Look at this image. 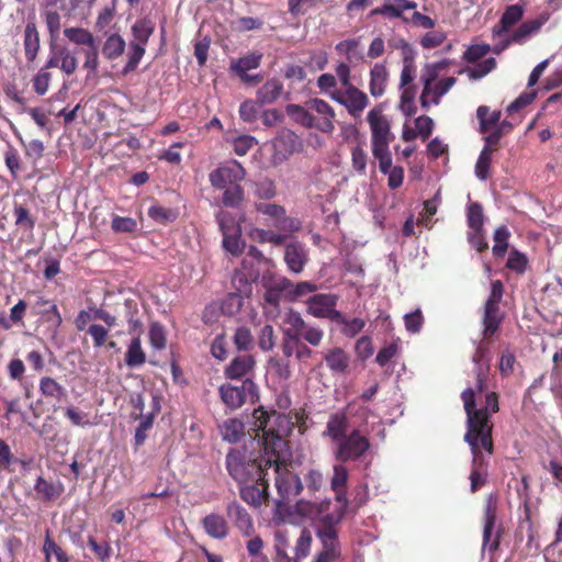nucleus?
<instances>
[{
  "label": "nucleus",
  "instance_id": "obj_55",
  "mask_svg": "<svg viewBox=\"0 0 562 562\" xmlns=\"http://www.w3.org/2000/svg\"><path fill=\"white\" fill-rule=\"evenodd\" d=\"M467 220L470 229L483 228L484 215L480 203L474 202L468 206Z\"/></svg>",
  "mask_w": 562,
  "mask_h": 562
},
{
  "label": "nucleus",
  "instance_id": "obj_5",
  "mask_svg": "<svg viewBox=\"0 0 562 562\" xmlns=\"http://www.w3.org/2000/svg\"><path fill=\"white\" fill-rule=\"evenodd\" d=\"M367 121L371 133V150L390 148L395 136L391 131L389 119L381 108H373L368 112Z\"/></svg>",
  "mask_w": 562,
  "mask_h": 562
},
{
  "label": "nucleus",
  "instance_id": "obj_62",
  "mask_svg": "<svg viewBox=\"0 0 562 562\" xmlns=\"http://www.w3.org/2000/svg\"><path fill=\"white\" fill-rule=\"evenodd\" d=\"M148 215L150 218H153L155 222L160 224H166L169 222H172L177 218V212L165 209L160 205H153L148 210Z\"/></svg>",
  "mask_w": 562,
  "mask_h": 562
},
{
  "label": "nucleus",
  "instance_id": "obj_16",
  "mask_svg": "<svg viewBox=\"0 0 562 562\" xmlns=\"http://www.w3.org/2000/svg\"><path fill=\"white\" fill-rule=\"evenodd\" d=\"M256 361L250 355L235 357L225 368V376L231 380L247 379L252 373Z\"/></svg>",
  "mask_w": 562,
  "mask_h": 562
},
{
  "label": "nucleus",
  "instance_id": "obj_28",
  "mask_svg": "<svg viewBox=\"0 0 562 562\" xmlns=\"http://www.w3.org/2000/svg\"><path fill=\"white\" fill-rule=\"evenodd\" d=\"M450 64L451 61L449 59H442L436 63L426 64L424 66L420 75V81L426 88V92H429L430 85L438 79L441 71L447 69Z\"/></svg>",
  "mask_w": 562,
  "mask_h": 562
},
{
  "label": "nucleus",
  "instance_id": "obj_46",
  "mask_svg": "<svg viewBox=\"0 0 562 562\" xmlns=\"http://www.w3.org/2000/svg\"><path fill=\"white\" fill-rule=\"evenodd\" d=\"M510 236L506 226H499L494 232L493 254L496 257H503L508 249V238Z\"/></svg>",
  "mask_w": 562,
  "mask_h": 562
},
{
  "label": "nucleus",
  "instance_id": "obj_45",
  "mask_svg": "<svg viewBox=\"0 0 562 562\" xmlns=\"http://www.w3.org/2000/svg\"><path fill=\"white\" fill-rule=\"evenodd\" d=\"M145 52H146L145 47L130 43L128 52H127V63L123 67L122 74L127 75V74L134 71L137 68L139 61L142 60Z\"/></svg>",
  "mask_w": 562,
  "mask_h": 562
},
{
  "label": "nucleus",
  "instance_id": "obj_11",
  "mask_svg": "<svg viewBox=\"0 0 562 562\" xmlns=\"http://www.w3.org/2000/svg\"><path fill=\"white\" fill-rule=\"evenodd\" d=\"M333 101L345 106L353 117H359L369 104L368 95L356 86L345 88L341 93H334Z\"/></svg>",
  "mask_w": 562,
  "mask_h": 562
},
{
  "label": "nucleus",
  "instance_id": "obj_40",
  "mask_svg": "<svg viewBox=\"0 0 562 562\" xmlns=\"http://www.w3.org/2000/svg\"><path fill=\"white\" fill-rule=\"evenodd\" d=\"M40 391L44 396L57 400H60L66 395V389L49 376H44L40 380Z\"/></svg>",
  "mask_w": 562,
  "mask_h": 562
},
{
  "label": "nucleus",
  "instance_id": "obj_12",
  "mask_svg": "<svg viewBox=\"0 0 562 562\" xmlns=\"http://www.w3.org/2000/svg\"><path fill=\"white\" fill-rule=\"evenodd\" d=\"M262 283L266 303L277 307L282 299L288 300V288L290 286V280L288 278L278 274H265L262 277Z\"/></svg>",
  "mask_w": 562,
  "mask_h": 562
},
{
  "label": "nucleus",
  "instance_id": "obj_26",
  "mask_svg": "<svg viewBox=\"0 0 562 562\" xmlns=\"http://www.w3.org/2000/svg\"><path fill=\"white\" fill-rule=\"evenodd\" d=\"M283 91V85L278 79L268 80L262 87L257 90L256 102L260 105L273 103L278 100Z\"/></svg>",
  "mask_w": 562,
  "mask_h": 562
},
{
  "label": "nucleus",
  "instance_id": "obj_54",
  "mask_svg": "<svg viewBox=\"0 0 562 562\" xmlns=\"http://www.w3.org/2000/svg\"><path fill=\"white\" fill-rule=\"evenodd\" d=\"M403 319L405 329L409 334L415 335L420 333L424 324V316L420 308H416L415 311L405 314Z\"/></svg>",
  "mask_w": 562,
  "mask_h": 562
},
{
  "label": "nucleus",
  "instance_id": "obj_43",
  "mask_svg": "<svg viewBox=\"0 0 562 562\" xmlns=\"http://www.w3.org/2000/svg\"><path fill=\"white\" fill-rule=\"evenodd\" d=\"M496 67V60L493 57H488L481 63H476L473 67L464 69L462 72H467L471 79L477 80L485 77Z\"/></svg>",
  "mask_w": 562,
  "mask_h": 562
},
{
  "label": "nucleus",
  "instance_id": "obj_36",
  "mask_svg": "<svg viewBox=\"0 0 562 562\" xmlns=\"http://www.w3.org/2000/svg\"><path fill=\"white\" fill-rule=\"evenodd\" d=\"M145 360L146 355L142 349L140 339L138 337L133 338L125 353V363L130 368H136L142 366Z\"/></svg>",
  "mask_w": 562,
  "mask_h": 562
},
{
  "label": "nucleus",
  "instance_id": "obj_34",
  "mask_svg": "<svg viewBox=\"0 0 562 562\" xmlns=\"http://www.w3.org/2000/svg\"><path fill=\"white\" fill-rule=\"evenodd\" d=\"M283 323L288 326L286 328H284L283 335H290V336H295V337H300L302 331L308 325L303 319L302 315L294 310H289L285 313Z\"/></svg>",
  "mask_w": 562,
  "mask_h": 562
},
{
  "label": "nucleus",
  "instance_id": "obj_17",
  "mask_svg": "<svg viewBox=\"0 0 562 562\" xmlns=\"http://www.w3.org/2000/svg\"><path fill=\"white\" fill-rule=\"evenodd\" d=\"M323 360L333 374H345L349 368L350 358L340 347H334L323 352Z\"/></svg>",
  "mask_w": 562,
  "mask_h": 562
},
{
  "label": "nucleus",
  "instance_id": "obj_23",
  "mask_svg": "<svg viewBox=\"0 0 562 562\" xmlns=\"http://www.w3.org/2000/svg\"><path fill=\"white\" fill-rule=\"evenodd\" d=\"M348 480V470L342 464H335L333 468V476L330 479L331 490L336 493V499L342 506L348 505V499L344 487Z\"/></svg>",
  "mask_w": 562,
  "mask_h": 562
},
{
  "label": "nucleus",
  "instance_id": "obj_52",
  "mask_svg": "<svg viewBox=\"0 0 562 562\" xmlns=\"http://www.w3.org/2000/svg\"><path fill=\"white\" fill-rule=\"evenodd\" d=\"M82 52L85 56L82 68L88 70L89 75L95 76L100 64L98 45L94 44Z\"/></svg>",
  "mask_w": 562,
  "mask_h": 562
},
{
  "label": "nucleus",
  "instance_id": "obj_39",
  "mask_svg": "<svg viewBox=\"0 0 562 562\" xmlns=\"http://www.w3.org/2000/svg\"><path fill=\"white\" fill-rule=\"evenodd\" d=\"M335 323L341 326V334L348 338L356 337L366 326V321L359 317L347 318L341 314V319H335Z\"/></svg>",
  "mask_w": 562,
  "mask_h": 562
},
{
  "label": "nucleus",
  "instance_id": "obj_20",
  "mask_svg": "<svg viewBox=\"0 0 562 562\" xmlns=\"http://www.w3.org/2000/svg\"><path fill=\"white\" fill-rule=\"evenodd\" d=\"M389 81V71L384 64L376 63L370 69V94L380 98L384 94Z\"/></svg>",
  "mask_w": 562,
  "mask_h": 562
},
{
  "label": "nucleus",
  "instance_id": "obj_18",
  "mask_svg": "<svg viewBox=\"0 0 562 562\" xmlns=\"http://www.w3.org/2000/svg\"><path fill=\"white\" fill-rule=\"evenodd\" d=\"M417 3L411 0H385L381 7L371 11L372 15H383L387 19H400L404 11L416 9Z\"/></svg>",
  "mask_w": 562,
  "mask_h": 562
},
{
  "label": "nucleus",
  "instance_id": "obj_29",
  "mask_svg": "<svg viewBox=\"0 0 562 562\" xmlns=\"http://www.w3.org/2000/svg\"><path fill=\"white\" fill-rule=\"evenodd\" d=\"M125 48L124 38L120 34L113 33L106 36L102 46V54L106 59L114 60L123 55Z\"/></svg>",
  "mask_w": 562,
  "mask_h": 562
},
{
  "label": "nucleus",
  "instance_id": "obj_64",
  "mask_svg": "<svg viewBox=\"0 0 562 562\" xmlns=\"http://www.w3.org/2000/svg\"><path fill=\"white\" fill-rule=\"evenodd\" d=\"M256 139L249 135H240L232 140L233 150L237 156H245L255 145Z\"/></svg>",
  "mask_w": 562,
  "mask_h": 562
},
{
  "label": "nucleus",
  "instance_id": "obj_57",
  "mask_svg": "<svg viewBox=\"0 0 562 562\" xmlns=\"http://www.w3.org/2000/svg\"><path fill=\"white\" fill-rule=\"evenodd\" d=\"M314 291H316V285L312 282L302 281L297 284H293L290 281V286L288 288V300L293 302Z\"/></svg>",
  "mask_w": 562,
  "mask_h": 562
},
{
  "label": "nucleus",
  "instance_id": "obj_8",
  "mask_svg": "<svg viewBox=\"0 0 562 562\" xmlns=\"http://www.w3.org/2000/svg\"><path fill=\"white\" fill-rule=\"evenodd\" d=\"M306 105L312 111L314 128L325 134H331L335 131L336 119L334 108L319 98L308 100Z\"/></svg>",
  "mask_w": 562,
  "mask_h": 562
},
{
  "label": "nucleus",
  "instance_id": "obj_44",
  "mask_svg": "<svg viewBox=\"0 0 562 562\" xmlns=\"http://www.w3.org/2000/svg\"><path fill=\"white\" fill-rule=\"evenodd\" d=\"M493 151V148L484 146L480 153V156L475 164V175L480 180H486L488 177V170Z\"/></svg>",
  "mask_w": 562,
  "mask_h": 562
},
{
  "label": "nucleus",
  "instance_id": "obj_3",
  "mask_svg": "<svg viewBox=\"0 0 562 562\" xmlns=\"http://www.w3.org/2000/svg\"><path fill=\"white\" fill-rule=\"evenodd\" d=\"M349 423L345 413L331 414L322 432L323 438H328L334 445L333 454L339 462L358 461L370 449L368 437L360 429L348 432Z\"/></svg>",
  "mask_w": 562,
  "mask_h": 562
},
{
  "label": "nucleus",
  "instance_id": "obj_2",
  "mask_svg": "<svg viewBox=\"0 0 562 562\" xmlns=\"http://www.w3.org/2000/svg\"><path fill=\"white\" fill-rule=\"evenodd\" d=\"M289 425V420L284 415L277 412H267L261 407L252 413V429L257 432V445L262 447V453L257 458L252 454L247 456L246 450L232 449L226 456V468L229 475L238 483H247L258 481L266 472L268 454H266V446L271 453V439L279 431H283Z\"/></svg>",
  "mask_w": 562,
  "mask_h": 562
},
{
  "label": "nucleus",
  "instance_id": "obj_22",
  "mask_svg": "<svg viewBox=\"0 0 562 562\" xmlns=\"http://www.w3.org/2000/svg\"><path fill=\"white\" fill-rule=\"evenodd\" d=\"M227 515L244 535H250L252 531V519L240 504L236 502L228 504Z\"/></svg>",
  "mask_w": 562,
  "mask_h": 562
},
{
  "label": "nucleus",
  "instance_id": "obj_56",
  "mask_svg": "<svg viewBox=\"0 0 562 562\" xmlns=\"http://www.w3.org/2000/svg\"><path fill=\"white\" fill-rule=\"evenodd\" d=\"M254 194L258 199L270 200L276 196L274 182L270 179H262L254 183Z\"/></svg>",
  "mask_w": 562,
  "mask_h": 562
},
{
  "label": "nucleus",
  "instance_id": "obj_13",
  "mask_svg": "<svg viewBox=\"0 0 562 562\" xmlns=\"http://www.w3.org/2000/svg\"><path fill=\"white\" fill-rule=\"evenodd\" d=\"M496 502L491 496L487 499L484 514L483 549L491 551L497 549L499 532L495 530Z\"/></svg>",
  "mask_w": 562,
  "mask_h": 562
},
{
  "label": "nucleus",
  "instance_id": "obj_25",
  "mask_svg": "<svg viewBox=\"0 0 562 562\" xmlns=\"http://www.w3.org/2000/svg\"><path fill=\"white\" fill-rule=\"evenodd\" d=\"M205 532L214 539H224L228 535V525L225 518L218 514H210L202 520Z\"/></svg>",
  "mask_w": 562,
  "mask_h": 562
},
{
  "label": "nucleus",
  "instance_id": "obj_63",
  "mask_svg": "<svg viewBox=\"0 0 562 562\" xmlns=\"http://www.w3.org/2000/svg\"><path fill=\"white\" fill-rule=\"evenodd\" d=\"M506 266L508 269L521 274L527 270L528 259L525 254L518 250H512Z\"/></svg>",
  "mask_w": 562,
  "mask_h": 562
},
{
  "label": "nucleus",
  "instance_id": "obj_19",
  "mask_svg": "<svg viewBox=\"0 0 562 562\" xmlns=\"http://www.w3.org/2000/svg\"><path fill=\"white\" fill-rule=\"evenodd\" d=\"M524 14L522 7L518 4L509 5L505 12L503 13L497 25L493 27L492 36L493 38L503 36L504 33H508L510 27L515 25Z\"/></svg>",
  "mask_w": 562,
  "mask_h": 562
},
{
  "label": "nucleus",
  "instance_id": "obj_38",
  "mask_svg": "<svg viewBox=\"0 0 562 562\" xmlns=\"http://www.w3.org/2000/svg\"><path fill=\"white\" fill-rule=\"evenodd\" d=\"M286 113L297 123L307 128H314L313 126V114L312 111L305 106L299 104H289L286 106Z\"/></svg>",
  "mask_w": 562,
  "mask_h": 562
},
{
  "label": "nucleus",
  "instance_id": "obj_14",
  "mask_svg": "<svg viewBox=\"0 0 562 562\" xmlns=\"http://www.w3.org/2000/svg\"><path fill=\"white\" fill-rule=\"evenodd\" d=\"M454 77H446L439 81H435L430 85L429 92H426V88H423L420 94V104L424 109H429L431 105H437L440 99L456 85Z\"/></svg>",
  "mask_w": 562,
  "mask_h": 562
},
{
  "label": "nucleus",
  "instance_id": "obj_10",
  "mask_svg": "<svg viewBox=\"0 0 562 562\" xmlns=\"http://www.w3.org/2000/svg\"><path fill=\"white\" fill-rule=\"evenodd\" d=\"M503 296V284L499 280L492 282L491 293L484 308V336L493 335L501 322L498 304Z\"/></svg>",
  "mask_w": 562,
  "mask_h": 562
},
{
  "label": "nucleus",
  "instance_id": "obj_53",
  "mask_svg": "<svg viewBox=\"0 0 562 562\" xmlns=\"http://www.w3.org/2000/svg\"><path fill=\"white\" fill-rule=\"evenodd\" d=\"M255 210L274 221H279L285 215L284 207L276 203L257 202L255 203Z\"/></svg>",
  "mask_w": 562,
  "mask_h": 562
},
{
  "label": "nucleus",
  "instance_id": "obj_4",
  "mask_svg": "<svg viewBox=\"0 0 562 562\" xmlns=\"http://www.w3.org/2000/svg\"><path fill=\"white\" fill-rule=\"evenodd\" d=\"M288 426L284 427L283 431H279L277 436H272L271 439V453L268 451L266 446V454H268L266 464V472L260 476V484L267 487L270 479L274 480V484L279 496L282 502H289L294 498L303 488L300 477L292 473L288 465L280 461V453L285 447V442L282 436L286 434Z\"/></svg>",
  "mask_w": 562,
  "mask_h": 562
},
{
  "label": "nucleus",
  "instance_id": "obj_59",
  "mask_svg": "<svg viewBox=\"0 0 562 562\" xmlns=\"http://www.w3.org/2000/svg\"><path fill=\"white\" fill-rule=\"evenodd\" d=\"M476 116L480 121L481 131L485 132L488 127L498 123L501 119V112L490 113V109L485 105H481L476 110Z\"/></svg>",
  "mask_w": 562,
  "mask_h": 562
},
{
  "label": "nucleus",
  "instance_id": "obj_32",
  "mask_svg": "<svg viewBox=\"0 0 562 562\" xmlns=\"http://www.w3.org/2000/svg\"><path fill=\"white\" fill-rule=\"evenodd\" d=\"M153 32L154 24L151 21L147 19L137 20L132 26L133 40L130 43L140 45L146 48Z\"/></svg>",
  "mask_w": 562,
  "mask_h": 562
},
{
  "label": "nucleus",
  "instance_id": "obj_6",
  "mask_svg": "<svg viewBox=\"0 0 562 562\" xmlns=\"http://www.w3.org/2000/svg\"><path fill=\"white\" fill-rule=\"evenodd\" d=\"M338 296L331 293H319L306 301L307 313L316 318H326L331 322L341 319V312L336 310Z\"/></svg>",
  "mask_w": 562,
  "mask_h": 562
},
{
  "label": "nucleus",
  "instance_id": "obj_50",
  "mask_svg": "<svg viewBox=\"0 0 562 562\" xmlns=\"http://www.w3.org/2000/svg\"><path fill=\"white\" fill-rule=\"evenodd\" d=\"M245 243L240 238V229L228 234H223V247L234 256L241 254Z\"/></svg>",
  "mask_w": 562,
  "mask_h": 562
},
{
  "label": "nucleus",
  "instance_id": "obj_21",
  "mask_svg": "<svg viewBox=\"0 0 562 562\" xmlns=\"http://www.w3.org/2000/svg\"><path fill=\"white\" fill-rule=\"evenodd\" d=\"M548 19V14H541L537 19L524 22L517 30L512 33V40H514L516 44L526 43L542 27V25H544Z\"/></svg>",
  "mask_w": 562,
  "mask_h": 562
},
{
  "label": "nucleus",
  "instance_id": "obj_48",
  "mask_svg": "<svg viewBox=\"0 0 562 562\" xmlns=\"http://www.w3.org/2000/svg\"><path fill=\"white\" fill-rule=\"evenodd\" d=\"M316 85L322 93L333 100L334 93H341L342 91L337 90V78L331 74H322L316 81Z\"/></svg>",
  "mask_w": 562,
  "mask_h": 562
},
{
  "label": "nucleus",
  "instance_id": "obj_27",
  "mask_svg": "<svg viewBox=\"0 0 562 562\" xmlns=\"http://www.w3.org/2000/svg\"><path fill=\"white\" fill-rule=\"evenodd\" d=\"M23 45L26 60H35L40 50V35L34 22L25 25Z\"/></svg>",
  "mask_w": 562,
  "mask_h": 562
},
{
  "label": "nucleus",
  "instance_id": "obj_30",
  "mask_svg": "<svg viewBox=\"0 0 562 562\" xmlns=\"http://www.w3.org/2000/svg\"><path fill=\"white\" fill-rule=\"evenodd\" d=\"M36 493L45 501L58 498L64 492V485L60 482L47 481L38 476L34 485Z\"/></svg>",
  "mask_w": 562,
  "mask_h": 562
},
{
  "label": "nucleus",
  "instance_id": "obj_47",
  "mask_svg": "<svg viewBox=\"0 0 562 562\" xmlns=\"http://www.w3.org/2000/svg\"><path fill=\"white\" fill-rule=\"evenodd\" d=\"M262 490L254 485L243 486L240 488V497L248 504L258 507L262 504L266 497V487L262 485Z\"/></svg>",
  "mask_w": 562,
  "mask_h": 562
},
{
  "label": "nucleus",
  "instance_id": "obj_1",
  "mask_svg": "<svg viewBox=\"0 0 562 562\" xmlns=\"http://www.w3.org/2000/svg\"><path fill=\"white\" fill-rule=\"evenodd\" d=\"M467 414V432L464 441L472 453V471L470 474L471 491H477L485 482L483 471L484 456L493 452L491 417L498 411V400L494 392H485V372L479 367L475 387H468L461 394Z\"/></svg>",
  "mask_w": 562,
  "mask_h": 562
},
{
  "label": "nucleus",
  "instance_id": "obj_58",
  "mask_svg": "<svg viewBox=\"0 0 562 562\" xmlns=\"http://www.w3.org/2000/svg\"><path fill=\"white\" fill-rule=\"evenodd\" d=\"M415 87H407L405 89H402L398 108L402 111V113L406 116H411L415 113Z\"/></svg>",
  "mask_w": 562,
  "mask_h": 562
},
{
  "label": "nucleus",
  "instance_id": "obj_33",
  "mask_svg": "<svg viewBox=\"0 0 562 562\" xmlns=\"http://www.w3.org/2000/svg\"><path fill=\"white\" fill-rule=\"evenodd\" d=\"M262 54L251 53L236 60H232L229 69L237 76L244 75L249 70L257 69L260 65Z\"/></svg>",
  "mask_w": 562,
  "mask_h": 562
},
{
  "label": "nucleus",
  "instance_id": "obj_41",
  "mask_svg": "<svg viewBox=\"0 0 562 562\" xmlns=\"http://www.w3.org/2000/svg\"><path fill=\"white\" fill-rule=\"evenodd\" d=\"M58 59H59V69L70 76L75 74L78 68V60L69 48L67 47H58Z\"/></svg>",
  "mask_w": 562,
  "mask_h": 562
},
{
  "label": "nucleus",
  "instance_id": "obj_49",
  "mask_svg": "<svg viewBox=\"0 0 562 562\" xmlns=\"http://www.w3.org/2000/svg\"><path fill=\"white\" fill-rule=\"evenodd\" d=\"M153 414H139V425L136 428L134 436L135 448H138L144 443L147 437V431L153 427Z\"/></svg>",
  "mask_w": 562,
  "mask_h": 562
},
{
  "label": "nucleus",
  "instance_id": "obj_60",
  "mask_svg": "<svg viewBox=\"0 0 562 562\" xmlns=\"http://www.w3.org/2000/svg\"><path fill=\"white\" fill-rule=\"evenodd\" d=\"M216 222L220 226L222 235L240 229L239 224L236 222L235 217L226 211L217 212Z\"/></svg>",
  "mask_w": 562,
  "mask_h": 562
},
{
  "label": "nucleus",
  "instance_id": "obj_9",
  "mask_svg": "<svg viewBox=\"0 0 562 562\" xmlns=\"http://www.w3.org/2000/svg\"><path fill=\"white\" fill-rule=\"evenodd\" d=\"M222 401L231 409L239 408L248 398L256 396V385L250 378L243 381L241 385L223 384L220 387Z\"/></svg>",
  "mask_w": 562,
  "mask_h": 562
},
{
  "label": "nucleus",
  "instance_id": "obj_15",
  "mask_svg": "<svg viewBox=\"0 0 562 562\" xmlns=\"http://www.w3.org/2000/svg\"><path fill=\"white\" fill-rule=\"evenodd\" d=\"M308 260L307 249L301 243L294 241L286 245L284 261L290 271L300 273Z\"/></svg>",
  "mask_w": 562,
  "mask_h": 562
},
{
  "label": "nucleus",
  "instance_id": "obj_51",
  "mask_svg": "<svg viewBox=\"0 0 562 562\" xmlns=\"http://www.w3.org/2000/svg\"><path fill=\"white\" fill-rule=\"evenodd\" d=\"M312 540L313 538L311 531L307 529H303L295 544L294 562L305 559L308 555Z\"/></svg>",
  "mask_w": 562,
  "mask_h": 562
},
{
  "label": "nucleus",
  "instance_id": "obj_35",
  "mask_svg": "<svg viewBox=\"0 0 562 562\" xmlns=\"http://www.w3.org/2000/svg\"><path fill=\"white\" fill-rule=\"evenodd\" d=\"M244 424L236 418L225 420L220 426L222 438L231 443L237 442L244 435Z\"/></svg>",
  "mask_w": 562,
  "mask_h": 562
},
{
  "label": "nucleus",
  "instance_id": "obj_37",
  "mask_svg": "<svg viewBox=\"0 0 562 562\" xmlns=\"http://www.w3.org/2000/svg\"><path fill=\"white\" fill-rule=\"evenodd\" d=\"M222 204L226 207H239L244 201L245 192L239 183L222 189Z\"/></svg>",
  "mask_w": 562,
  "mask_h": 562
},
{
  "label": "nucleus",
  "instance_id": "obj_42",
  "mask_svg": "<svg viewBox=\"0 0 562 562\" xmlns=\"http://www.w3.org/2000/svg\"><path fill=\"white\" fill-rule=\"evenodd\" d=\"M43 552L45 554L46 562H50V558L55 557L56 562H69L67 553L49 537L46 535Z\"/></svg>",
  "mask_w": 562,
  "mask_h": 562
},
{
  "label": "nucleus",
  "instance_id": "obj_31",
  "mask_svg": "<svg viewBox=\"0 0 562 562\" xmlns=\"http://www.w3.org/2000/svg\"><path fill=\"white\" fill-rule=\"evenodd\" d=\"M64 35L69 42L77 46H83L86 48L97 44L94 35L87 29L83 27H67L64 30Z\"/></svg>",
  "mask_w": 562,
  "mask_h": 562
},
{
  "label": "nucleus",
  "instance_id": "obj_7",
  "mask_svg": "<svg viewBox=\"0 0 562 562\" xmlns=\"http://www.w3.org/2000/svg\"><path fill=\"white\" fill-rule=\"evenodd\" d=\"M246 177V170L236 160L217 167L209 175L211 186L216 190L239 183Z\"/></svg>",
  "mask_w": 562,
  "mask_h": 562
},
{
  "label": "nucleus",
  "instance_id": "obj_24",
  "mask_svg": "<svg viewBox=\"0 0 562 562\" xmlns=\"http://www.w3.org/2000/svg\"><path fill=\"white\" fill-rule=\"evenodd\" d=\"M317 536L323 543V551L318 555H325V559H335L338 555L337 551V531L330 526H321L317 529Z\"/></svg>",
  "mask_w": 562,
  "mask_h": 562
},
{
  "label": "nucleus",
  "instance_id": "obj_61",
  "mask_svg": "<svg viewBox=\"0 0 562 562\" xmlns=\"http://www.w3.org/2000/svg\"><path fill=\"white\" fill-rule=\"evenodd\" d=\"M234 344L239 351H247L254 342L251 331L247 327H238L233 337Z\"/></svg>",
  "mask_w": 562,
  "mask_h": 562
}]
</instances>
